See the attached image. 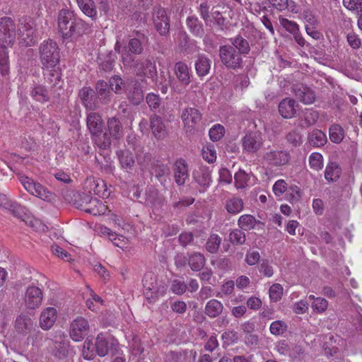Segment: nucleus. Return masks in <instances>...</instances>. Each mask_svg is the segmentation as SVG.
Returning <instances> with one entry per match:
<instances>
[{
  "instance_id": "nucleus-4",
  "label": "nucleus",
  "mask_w": 362,
  "mask_h": 362,
  "mask_svg": "<svg viewBox=\"0 0 362 362\" xmlns=\"http://www.w3.org/2000/svg\"><path fill=\"white\" fill-rule=\"evenodd\" d=\"M16 40L15 24L9 17L0 20V61H8V47H11Z\"/></svg>"
},
{
  "instance_id": "nucleus-5",
  "label": "nucleus",
  "mask_w": 362,
  "mask_h": 362,
  "mask_svg": "<svg viewBox=\"0 0 362 362\" xmlns=\"http://www.w3.org/2000/svg\"><path fill=\"white\" fill-rule=\"evenodd\" d=\"M40 59L42 66L53 68L59 62V52L57 44L49 40L44 41L40 46Z\"/></svg>"
},
{
  "instance_id": "nucleus-34",
  "label": "nucleus",
  "mask_w": 362,
  "mask_h": 362,
  "mask_svg": "<svg viewBox=\"0 0 362 362\" xmlns=\"http://www.w3.org/2000/svg\"><path fill=\"white\" fill-rule=\"evenodd\" d=\"M223 308V305L221 301L211 299L206 303L204 313L210 318H216L222 313Z\"/></svg>"
},
{
  "instance_id": "nucleus-44",
  "label": "nucleus",
  "mask_w": 362,
  "mask_h": 362,
  "mask_svg": "<svg viewBox=\"0 0 362 362\" xmlns=\"http://www.w3.org/2000/svg\"><path fill=\"white\" fill-rule=\"evenodd\" d=\"M259 221L256 220L255 218L250 214H244L239 217L238 225L240 229L244 230H249L253 229L257 223Z\"/></svg>"
},
{
  "instance_id": "nucleus-32",
  "label": "nucleus",
  "mask_w": 362,
  "mask_h": 362,
  "mask_svg": "<svg viewBox=\"0 0 362 362\" xmlns=\"http://www.w3.org/2000/svg\"><path fill=\"white\" fill-rule=\"evenodd\" d=\"M211 59L202 54L197 56L194 66L197 74L199 77H204L209 74L211 69Z\"/></svg>"
},
{
  "instance_id": "nucleus-64",
  "label": "nucleus",
  "mask_w": 362,
  "mask_h": 362,
  "mask_svg": "<svg viewBox=\"0 0 362 362\" xmlns=\"http://www.w3.org/2000/svg\"><path fill=\"white\" fill-rule=\"evenodd\" d=\"M187 288V284L183 281L175 279L172 282L170 290L175 294L182 295L186 291Z\"/></svg>"
},
{
  "instance_id": "nucleus-10",
  "label": "nucleus",
  "mask_w": 362,
  "mask_h": 362,
  "mask_svg": "<svg viewBox=\"0 0 362 362\" xmlns=\"http://www.w3.org/2000/svg\"><path fill=\"white\" fill-rule=\"evenodd\" d=\"M144 294L151 302L155 301L163 291L158 284L157 276L152 272L144 274L143 278Z\"/></svg>"
},
{
  "instance_id": "nucleus-50",
  "label": "nucleus",
  "mask_w": 362,
  "mask_h": 362,
  "mask_svg": "<svg viewBox=\"0 0 362 362\" xmlns=\"http://www.w3.org/2000/svg\"><path fill=\"white\" fill-rule=\"evenodd\" d=\"M109 86L110 89L116 94H121L125 87L123 79L117 75L111 77L109 80Z\"/></svg>"
},
{
  "instance_id": "nucleus-60",
  "label": "nucleus",
  "mask_w": 362,
  "mask_h": 362,
  "mask_svg": "<svg viewBox=\"0 0 362 362\" xmlns=\"http://www.w3.org/2000/svg\"><path fill=\"white\" fill-rule=\"evenodd\" d=\"M327 305L328 302L326 299L317 297L315 298V301L313 302L311 307L314 311L318 313H322L327 310Z\"/></svg>"
},
{
  "instance_id": "nucleus-59",
  "label": "nucleus",
  "mask_w": 362,
  "mask_h": 362,
  "mask_svg": "<svg viewBox=\"0 0 362 362\" xmlns=\"http://www.w3.org/2000/svg\"><path fill=\"white\" fill-rule=\"evenodd\" d=\"M346 41L353 49H358L361 45V40L354 32H349L346 34Z\"/></svg>"
},
{
  "instance_id": "nucleus-43",
  "label": "nucleus",
  "mask_w": 362,
  "mask_h": 362,
  "mask_svg": "<svg viewBox=\"0 0 362 362\" xmlns=\"http://www.w3.org/2000/svg\"><path fill=\"white\" fill-rule=\"evenodd\" d=\"M205 257L199 252H194L190 255L188 264L193 271H200L205 265Z\"/></svg>"
},
{
  "instance_id": "nucleus-26",
  "label": "nucleus",
  "mask_w": 362,
  "mask_h": 362,
  "mask_svg": "<svg viewBox=\"0 0 362 362\" xmlns=\"http://www.w3.org/2000/svg\"><path fill=\"white\" fill-rule=\"evenodd\" d=\"M95 91L96 96L101 103L107 104L111 100V92L109 84L103 81L99 80L95 86Z\"/></svg>"
},
{
  "instance_id": "nucleus-51",
  "label": "nucleus",
  "mask_w": 362,
  "mask_h": 362,
  "mask_svg": "<svg viewBox=\"0 0 362 362\" xmlns=\"http://www.w3.org/2000/svg\"><path fill=\"white\" fill-rule=\"evenodd\" d=\"M229 240L233 245H243L246 240L245 234L242 229H234L229 234Z\"/></svg>"
},
{
  "instance_id": "nucleus-33",
  "label": "nucleus",
  "mask_w": 362,
  "mask_h": 362,
  "mask_svg": "<svg viewBox=\"0 0 362 362\" xmlns=\"http://www.w3.org/2000/svg\"><path fill=\"white\" fill-rule=\"evenodd\" d=\"M186 25L189 32L195 37H202L204 35V29L202 23L195 16H188Z\"/></svg>"
},
{
  "instance_id": "nucleus-57",
  "label": "nucleus",
  "mask_w": 362,
  "mask_h": 362,
  "mask_svg": "<svg viewBox=\"0 0 362 362\" xmlns=\"http://www.w3.org/2000/svg\"><path fill=\"white\" fill-rule=\"evenodd\" d=\"M169 173V168L165 165H158L153 169L156 177L158 179L161 184L165 182V176L168 175Z\"/></svg>"
},
{
  "instance_id": "nucleus-61",
  "label": "nucleus",
  "mask_w": 362,
  "mask_h": 362,
  "mask_svg": "<svg viewBox=\"0 0 362 362\" xmlns=\"http://www.w3.org/2000/svg\"><path fill=\"white\" fill-rule=\"evenodd\" d=\"M269 329L272 334L280 335L286 330L287 326L283 321L276 320L271 324Z\"/></svg>"
},
{
  "instance_id": "nucleus-55",
  "label": "nucleus",
  "mask_w": 362,
  "mask_h": 362,
  "mask_svg": "<svg viewBox=\"0 0 362 362\" xmlns=\"http://www.w3.org/2000/svg\"><path fill=\"white\" fill-rule=\"evenodd\" d=\"M301 196L302 192L300 187L296 185L291 186L286 192L287 199L291 203L297 202Z\"/></svg>"
},
{
  "instance_id": "nucleus-19",
  "label": "nucleus",
  "mask_w": 362,
  "mask_h": 362,
  "mask_svg": "<svg viewBox=\"0 0 362 362\" xmlns=\"http://www.w3.org/2000/svg\"><path fill=\"white\" fill-rule=\"evenodd\" d=\"M90 193L98 195L102 198L108 197L110 192L108 190L106 183L103 180L90 178L87 180Z\"/></svg>"
},
{
  "instance_id": "nucleus-1",
  "label": "nucleus",
  "mask_w": 362,
  "mask_h": 362,
  "mask_svg": "<svg viewBox=\"0 0 362 362\" xmlns=\"http://www.w3.org/2000/svg\"><path fill=\"white\" fill-rule=\"evenodd\" d=\"M57 23L58 32L64 39H76L89 30L88 24L68 9L59 11Z\"/></svg>"
},
{
  "instance_id": "nucleus-27",
  "label": "nucleus",
  "mask_w": 362,
  "mask_h": 362,
  "mask_svg": "<svg viewBox=\"0 0 362 362\" xmlns=\"http://www.w3.org/2000/svg\"><path fill=\"white\" fill-rule=\"evenodd\" d=\"M175 74L178 81L183 86H188L191 82V74L188 66L182 62H178L175 63L174 67Z\"/></svg>"
},
{
  "instance_id": "nucleus-14",
  "label": "nucleus",
  "mask_w": 362,
  "mask_h": 362,
  "mask_svg": "<svg viewBox=\"0 0 362 362\" xmlns=\"http://www.w3.org/2000/svg\"><path fill=\"white\" fill-rule=\"evenodd\" d=\"M153 20L156 30L161 35H166L169 33L170 19L163 8L156 6L153 8Z\"/></svg>"
},
{
  "instance_id": "nucleus-3",
  "label": "nucleus",
  "mask_w": 362,
  "mask_h": 362,
  "mask_svg": "<svg viewBox=\"0 0 362 362\" xmlns=\"http://www.w3.org/2000/svg\"><path fill=\"white\" fill-rule=\"evenodd\" d=\"M86 124L92 139L100 149H107L111 145L110 136L103 133L104 123L100 115L91 112L86 116Z\"/></svg>"
},
{
  "instance_id": "nucleus-40",
  "label": "nucleus",
  "mask_w": 362,
  "mask_h": 362,
  "mask_svg": "<svg viewBox=\"0 0 362 362\" xmlns=\"http://www.w3.org/2000/svg\"><path fill=\"white\" fill-rule=\"evenodd\" d=\"M225 208L230 214H237L243 209V201L238 197H232L226 201Z\"/></svg>"
},
{
  "instance_id": "nucleus-15",
  "label": "nucleus",
  "mask_w": 362,
  "mask_h": 362,
  "mask_svg": "<svg viewBox=\"0 0 362 362\" xmlns=\"http://www.w3.org/2000/svg\"><path fill=\"white\" fill-rule=\"evenodd\" d=\"M88 329V322L82 317H78L71 323L70 337L75 341H80L87 335Z\"/></svg>"
},
{
  "instance_id": "nucleus-46",
  "label": "nucleus",
  "mask_w": 362,
  "mask_h": 362,
  "mask_svg": "<svg viewBox=\"0 0 362 362\" xmlns=\"http://www.w3.org/2000/svg\"><path fill=\"white\" fill-rule=\"evenodd\" d=\"M221 243V238L218 234H212L206 240V250L210 253H216L218 251Z\"/></svg>"
},
{
  "instance_id": "nucleus-29",
  "label": "nucleus",
  "mask_w": 362,
  "mask_h": 362,
  "mask_svg": "<svg viewBox=\"0 0 362 362\" xmlns=\"http://www.w3.org/2000/svg\"><path fill=\"white\" fill-rule=\"evenodd\" d=\"M150 127L156 138L160 139H163L166 136L165 126L160 117L156 115H152L150 118Z\"/></svg>"
},
{
  "instance_id": "nucleus-53",
  "label": "nucleus",
  "mask_w": 362,
  "mask_h": 362,
  "mask_svg": "<svg viewBox=\"0 0 362 362\" xmlns=\"http://www.w3.org/2000/svg\"><path fill=\"white\" fill-rule=\"evenodd\" d=\"M203 158L209 163H214L216 159V151L214 145L209 144L202 149Z\"/></svg>"
},
{
  "instance_id": "nucleus-63",
  "label": "nucleus",
  "mask_w": 362,
  "mask_h": 362,
  "mask_svg": "<svg viewBox=\"0 0 362 362\" xmlns=\"http://www.w3.org/2000/svg\"><path fill=\"white\" fill-rule=\"evenodd\" d=\"M343 5L350 11H356L358 15L362 13V0H343Z\"/></svg>"
},
{
  "instance_id": "nucleus-52",
  "label": "nucleus",
  "mask_w": 362,
  "mask_h": 362,
  "mask_svg": "<svg viewBox=\"0 0 362 362\" xmlns=\"http://www.w3.org/2000/svg\"><path fill=\"white\" fill-rule=\"evenodd\" d=\"M235 186L238 189L244 188L250 180L249 175L243 170L240 169L234 175Z\"/></svg>"
},
{
  "instance_id": "nucleus-42",
  "label": "nucleus",
  "mask_w": 362,
  "mask_h": 362,
  "mask_svg": "<svg viewBox=\"0 0 362 362\" xmlns=\"http://www.w3.org/2000/svg\"><path fill=\"white\" fill-rule=\"evenodd\" d=\"M33 322L30 317L26 315H20L16 318L15 327L18 332L27 333L33 328Z\"/></svg>"
},
{
  "instance_id": "nucleus-37",
  "label": "nucleus",
  "mask_w": 362,
  "mask_h": 362,
  "mask_svg": "<svg viewBox=\"0 0 362 362\" xmlns=\"http://www.w3.org/2000/svg\"><path fill=\"white\" fill-rule=\"evenodd\" d=\"M84 199L86 203L90 204V207L84 209L86 212L92 214L94 216L105 214L106 206L103 203L100 202L96 198L92 199L88 195H84Z\"/></svg>"
},
{
  "instance_id": "nucleus-28",
  "label": "nucleus",
  "mask_w": 362,
  "mask_h": 362,
  "mask_svg": "<svg viewBox=\"0 0 362 362\" xmlns=\"http://www.w3.org/2000/svg\"><path fill=\"white\" fill-rule=\"evenodd\" d=\"M107 135L110 139H119L123 136V127L119 119L116 117H110L107 119Z\"/></svg>"
},
{
  "instance_id": "nucleus-9",
  "label": "nucleus",
  "mask_w": 362,
  "mask_h": 362,
  "mask_svg": "<svg viewBox=\"0 0 362 362\" xmlns=\"http://www.w3.org/2000/svg\"><path fill=\"white\" fill-rule=\"evenodd\" d=\"M94 348L97 354L100 357L105 356L109 351L112 355L117 354L119 351V346L117 341L110 337H107L103 333L98 334Z\"/></svg>"
},
{
  "instance_id": "nucleus-11",
  "label": "nucleus",
  "mask_w": 362,
  "mask_h": 362,
  "mask_svg": "<svg viewBox=\"0 0 362 362\" xmlns=\"http://www.w3.org/2000/svg\"><path fill=\"white\" fill-rule=\"evenodd\" d=\"M202 115L200 111L192 107H187L182 110L181 119L187 132L195 130L202 122Z\"/></svg>"
},
{
  "instance_id": "nucleus-22",
  "label": "nucleus",
  "mask_w": 362,
  "mask_h": 362,
  "mask_svg": "<svg viewBox=\"0 0 362 362\" xmlns=\"http://www.w3.org/2000/svg\"><path fill=\"white\" fill-rule=\"evenodd\" d=\"M293 91L296 98L305 105L312 104L315 100V93L303 85L296 86Z\"/></svg>"
},
{
  "instance_id": "nucleus-13",
  "label": "nucleus",
  "mask_w": 362,
  "mask_h": 362,
  "mask_svg": "<svg viewBox=\"0 0 362 362\" xmlns=\"http://www.w3.org/2000/svg\"><path fill=\"white\" fill-rule=\"evenodd\" d=\"M78 98L87 110L94 111L100 107V101L94 89L90 86H84L78 91Z\"/></svg>"
},
{
  "instance_id": "nucleus-17",
  "label": "nucleus",
  "mask_w": 362,
  "mask_h": 362,
  "mask_svg": "<svg viewBox=\"0 0 362 362\" xmlns=\"http://www.w3.org/2000/svg\"><path fill=\"white\" fill-rule=\"evenodd\" d=\"M42 292L41 289L35 286H29L25 293V303L28 308L35 309L38 308L42 301Z\"/></svg>"
},
{
  "instance_id": "nucleus-7",
  "label": "nucleus",
  "mask_w": 362,
  "mask_h": 362,
  "mask_svg": "<svg viewBox=\"0 0 362 362\" xmlns=\"http://www.w3.org/2000/svg\"><path fill=\"white\" fill-rule=\"evenodd\" d=\"M219 57L221 62L230 69H236L243 66V57L237 52L234 47L223 45L219 48Z\"/></svg>"
},
{
  "instance_id": "nucleus-62",
  "label": "nucleus",
  "mask_w": 362,
  "mask_h": 362,
  "mask_svg": "<svg viewBox=\"0 0 362 362\" xmlns=\"http://www.w3.org/2000/svg\"><path fill=\"white\" fill-rule=\"evenodd\" d=\"M283 294V287L279 284H273L269 288V297L272 300H279Z\"/></svg>"
},
{
  "instance_id": "nucleus-23",
  "label": "nucleus",
  "mask_w": 362,
  "mask_h": 362,
  "mask_svg": "<svg viewBox=\"0 0 362 362\" xmlns=\"http://www.w3.org/2000/svg\"><path fill=\"white\" fill-rule=\"evenodd\" d=\"M174 177L175 182L178 185H183L189 178L188 168L185 160L180 159L175 162Z\"/></svg>"
},
{
  "instance_id": "nucleus-48",
  "label": "nucleus",
  "mask_w": 362,
  "mask_h": 362,
  "mask_svg": "<svg viewBox=\"0 0 362 362\" xmlns=\"http://www.w3.org/2000/svg\"><path fill=\"white\" fill-rule=\"evenodd\" d=\"M308 162L310 168L315 171L321 170L324 165L323 156L317 152L312 153L310 155Z\"/></svg>"
},
{
  "instance_id": "nucleus-30",
  "label": "nucleus",
  "mask_w": 362,
  "mask_h": 362,
  "mask_svg": "<svg viewBox=\"0 0 362 362\" xmlns=\"http://www.w3.org/2000/svg\"><path fill=\"white\" fill-rule=\"evenodd\" d=\"M30 95L33 99L41 103H47L50 99L49 90L45 86L38 83L33 85Z\"/></svg>"
},
{
  "instance_id": "nucleus-58",
  "label": "nucleus",
  "mask_w": 362,
  "mask_h": 362,
  "mask_svg": "<svg viewBox=\"0 0 362 362\" xmlns=\"http://www.w3.org/2000/svg\"><path fill=\"white\" fill-rule=\"evenodd\" d=\"M279 21L281 26L291 34L293 35L297 31H299L298 25L296 22L284 18H281Z\"/></svg>"
},
{
  "instance_id": "nucleus-20",
  "label": "nucleus",
  "mask_w": 362,
  "mask_h": 362,
  "mask_svg": "<svg viewBox=\"0 0 362 362\" xmlns=\"http://www.w3.org/2000/svg\"><path fill=\"white\" fill-rule=\"evenodd\" d=\"M211 171L209 167L201 166L193 173L195 182L202 187H209L211 182Z\"/></svg>"
},
{
  "instance_id": "nucleus-16",
  "label": "nucleus",
  "mask_w": 362,
  "mask_h": 362,
  "mask_svg": "<svg viewBox=\"0 0 362 362\" xmlns=\"http://www.w3.org/2000/svg\"><path fill=\"white\" fill-rule=\"evenodd\" d=\"M241 141L243 151L248 153L257 152L263 144L262 136L256 132L247 134Z\"/></svg>"
},
{
  "instance_id": "nucleus-35",
  "label": "nucleus",
  "mask_w": 362,
  "mask_h": 362,
  "mask_svg": "<svg viewBox=\"0 0 362 362\" xmlns=\"http://www.w3.org/2000/svg\"><path fill=\"white\" fill-rule=\"evenodd\" d=\"M341 169L337 162H329L325 170V179L328 182H335L340 177Z\"/></svg>"
},
{
  "instance_id": "nucleus-39",
  "label": "nucleus",
  "mask_w": 362,
  "mask_h": 362,
  "mask_svg": "<svg viewBox=\"0 0 362 362\" xmlns=\"http://www.w3.org/2000/svg\"><path fill=\"white\" fill-rule=\"evenodd\" d=\"M230 42L232 47H235L237 52H240V55H246L250 51V47L248 41L240 35H237L235 37L230 38Z\"/></svg>"
},
{
  "instance_id": "nucleus-8",
  "label": "nucleus",
  "mask_w": 362,
  "mask_h": 362,
  "mask_svg": "<svg viewBox=\"0 0 362 362\" xmlns=\"http://www.w3.org/2000/svg\"><path fill=\"white\" fill-rule=\"evenodd\" d=\"M18 38L22 46L31 47L37 42L34 23L31 21H21L18 26Z\"/></svg>"
},
{
  "instance_id": "nucleus-18",
  "label": "nucleus",
  "mask_w": 362,
  "mask_h": 362,
  "mask_svg": "<svg viewBox=\"0 0 362 362\" xmlns=\"http://www.w3.org/2000/svg\"><path fill=\"white\" fill-rule=\"evenodd\" d=\"M45 82L50 85V90L57 87L61 82V71L59 66L53 68L42 66Z\"/></svg>"
},
{
  "instance_id": "nucleus-31",
  "label": "nucleus",
  "mask_w": 362,
  "mask_h": 362,
  "mask_svg": "<svg viewBox=\"0 0 362 362\" xmlns=\"http://www.w3.org/2000/svg\"><path fill=\"white\" fill-rule=\"evenodd\" d=\"M164 202L163 196L153 187H148L145 193V203L151 206H160Z\"/></svg>"
},
{
  "instance_id": "nucleus-56",
  "label": "nucleus",
  "mask_w": 362,
  "mask_h": 362,
  "mask_svg": "<svg viewBox=\"0 0 362 362\" xmlns=\"http://www.w3.org/2000/svg\"><path fill=\"white\" fill-rule=\"evenodd\" d=\"M210 139L213 141H219L224 135V127L221 124H215L209 132Z\"/></svg>"
},
{
  "instance_id": "nucleus-2",
  "label": "nucleus",
  "mask_w": 362,
  "mask_h": 362,
  "mask_svg": "<svg viewBox=\"0 0 362 362\" xmlns=\"http://www.w3.org/2000/svg\"><path fill=\"white\" fill-rule=\"evenodd\" d=\"M122 62L124 67L134 69L138 76H146L153 81L157 79L156 64L150 58L136 60L135 57L129 52L122 54Z\"/></svg>"
},
{
  "instance_id": "nucleus-24",
  "label": "nucleus",
  "mask_w": 362,
  "mask_h": 362,
  "mask_svg": "<svg viewBox=\"0 0 362 362\" xmlns=\"http://www.w3.org/2000/svg\"><path fill=\"white\" fill-rule=\"evenodd\" d=\"M54 349L56 350L55 355L59 358H64L69 351V341L67 337L61 332L54 337Z\"/></svg>"
},
{
  "instance_id": "nucleus-41",
  "label": "nucleus",
  "mask_w": 362,
  "mask_h": 362,
  "mask_svg": "<svg viewBox=\"0 0 362 362\" xmlns=\"http://www.w3.org/2000/svg\"><path fill=\"white\" fill-rule=\"evenodd\" d=\"M81 11L92 19L97 18V11L93 0H76Z\"/></svg>"
},
{
  "instance_id": "nucleus-47",
  "label": "nucleus",
  "mask_w": 362,
  "mask_h": 362,
  "mask_svg": "<svg viewBox=\"0 0 362 362\" xmlns=\"http://www.w3.org/2000/svg\"><path fill=\"white\" fill-rule=\"evenodd\" d=\"M11 214L19 219L24 221L27 216V209L17 202H10L7 207Z\"/></svg>"
},
{
  "instance_id": "nucleus-45",
  "label": "nucleus",
  "mask_w": 362,
  "mask_h": 362,
  "mask_svg": "<svg viewBox=\"0 0 362 362\" xmlns=\"http://www.w3.org/2000/svg\"><path fill=\"white\" fill-rule=\"evenodd\" d=\"M344 130L339 124H332L329 129V139L333 143H341L344 138Z\"/></svg>"
},
{
  "instance_id": "nucleus-12",
  "label": "nucleus",
  "mask_w": 362,
  "mask_h": 362,
  "mask_svg": "<svg viewBox=\"0 0 362 362\" xmlns=\"http://www.w3.org/2000/svg\"><path fill=\"white\" fill-rule=\"evenodd\" d=\"M291 156L285 150H270L263 156L264 162L272 167H280L289 163Z\"/></svg>"
},
{
  "instance_id": "nucleus-25",
  "label": "nucleus",
  "mask_w": 362,
  "mask_h": 362,
  "mask_svg": "<svg viewBox=\"0 0 362 362\" xmlns=\"http://www.w3.org/2000/svg\"><path fill=\"white\" fill-rule=\"evenodd\" d=\"M297 106L298 105L293 99L285 98L279 105V112L284 118L290 119L296 115Z\"/></svg>"
},
{
  "instance_id": "nucleus-6",
  "label": "nucleus",
  "mask_w": 362,
  "mask_h": 362,
  "mask_svg": "<svg viewBox=\"0 0 362 362\" xmlns=\"http://www.w3.org/2000/svg\"><path fill=\"white\" fill-rule=\"evenodd\" d=\"M18 180L24 189L31 195L45 202H51L53 199L52 193L40 182L24 175H19Z\"/></svg>"
},
{
  "instance_id": "nucleus-21",
  "label": "nucleus",
  "mask_w": 362,
  "mask_h": 362,
  "mask_svg": "<svg viewBox=\"0 0 362 362\" xmlns=\"http://www.w3.org/2000/svg\"><path fill=\"white\" fill-rule=\"evenodd\" d=\"M57 312L54 308L49 307L42 310L40 317V326L44 330L49 329L54 324Z\"/></svg>"
},
{
  "instance_id": "nucleus-36",
  "label": "nucleus",
  "mask_w": 362,
  "mask_h": 362,
  "mask_svg": "<svg viewBox=\"0 0 362 362\" xmlns=\"http://www.w3.org/2000/svg\"><path fill=\"white\" fill-rule=\"evenodd\" d=\"M121 166L123 169L129 171L132 169L134 165V159L132 153L128 150H119L117 151Z\"/></svg>"
},
{
  "instance_id": "nucleus-38",
  "label": "nucleus",
  "mask_w": 362,
  "mask_h": 362,
  "mask_svg": "<svg viewBox=\"0 0 362 362\" xmlns=\"http://www.w3.org/2000/svg\"><path fill=\"white\" fill-rule=\"evenodd\" d=\"M308 139L309 144L315 148L323 146L327 141L326 134L319 129H314L310 132Z\"/></svg>"
},
{
  "instance_id": "nucleus-54",
  "label": "nucleus",
  "mask_w": 362,
  "mask_h": 362,
  "mask_svg": "<svg viewBox=\"0 0 362 362\" xmlns=\"http://www.w3.org/2000/svg\"><path fill=\"white\" fill-rule=\"evenodd\" d=\"M286 141L291 144L293 146H300L303 141H302V136L300 133L297 129H293L291 132H289L286 136Z\"/></svg>"
},
{
  "instance_id": "nucleus-49",
  "label": "nucleus",
  "mask_w": 362,
  "mask_h": 362,
  "mask_svg": "<svg viewBox=\"0 0 362 362\" xmlns=\"http://www.w3.org/2000/svg\"><path fill=\"white\" fill-rule=\"evenodd\" d=\"M144 50L143 45L141 41L137 38H131L128 42V50L125 49V52H129L132 56L133 54H141Z\"/></svg>"
}]
</instances>
